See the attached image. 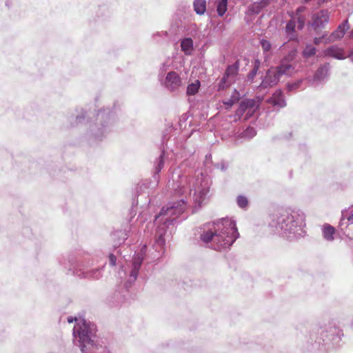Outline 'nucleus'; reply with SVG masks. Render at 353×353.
I'll return each instance as SVG.
<instances>
[{"mask_svg": "<svg viewBox=\"0 0 353 353\" xmlns=\"http://www.w3.org/2000/svg\"><path fill=\"white\" fill-rule=\"evenodd\" d=\"M157 233L158 238L156 240V243L160 246H163L165 244V239L163 238L164 226L163 228L159 227Z\"/></svg>", "mask_w": 353, "mask_h": 353, "instance_id": "28", "label": "nucleus"}, {"mask_svg": "<svg viewBox=\"0 0 353 353\" xmlns=\"http://www.w3.org/2000/svg\"><path fill=\"white\" fill-rule=\"evenodd\" d=\"M280 79V76L277 73L274 68L269 69L266 73L265 78L258 88L260 90L272 87L277 84Z\"/></svg>", "mask_w": 353, "mask_h": 353, "instance_id": "9", "label": "nucleus"}, {"mask_svg": "<svg viewBox=\"0 0 353 353\" xmlns=\"http://www.w3.org/2000/svg\"><path fill=\"white\" fill-rule=\"evenodd\" d=\"M256 134V130L252 127H248L243 132V137L245 138H252Z\"/></svg>", "mask_w": 353, "mask_h": 353, "instance_id": "32", "label": "nucleus"}, {"mask_svg": "<svg viewBox=\"0 0 353 353\" xmlns=\"http://www.w3.org/2000/svg\"><path fill=\"white\" fill-rule=\"evenodd\" d=\"M237 204L240 208H245L248 205V199L243 196H239L237 198Z\"/></svg>", "mask_w": 353, "mask_h": 353, "instance_id": "33", "label": "nucleus"}, {"mask_svg": "<svg viewBox=\"0 0 353 353\" xmlns=\"http://www.w3.org/2000/svg\"><path fill=\"white\" fill-rule=\"evenodd\" d=\"M181 47L182 51L187 55L191 54L193 50V41L190 38H185L181 41Z\"/></svg>", "mask_w": 353, "mask_h": 353, "instance_id": "19", "label": "nucleus"}, {"mask_svg": "<svg viewBox=\"0 0 353 353\" xmlns=\"http://www.w3.org/2000/svg\"><path fill=\"white\" fill-rule=\"evenodd\" d=\"M234 99H228V101H224L223 103L225 105H226L228 108H230L232 106V105L234 103Z\"/></svg>", "mask_w": 353, "mask_h": 353, "instance_id": "37", "label": "nucleus"}, {"mask_svg": "<svg viewBox=\"0 0 353 353\" xmlns=\"http://www.w3.org/2000/svg\"><path fill=\"white\" fill-rule=\"evenodd\" d=\"M303 82L302 79L298 80L292 83H288L287 85V88L288 91H295L298 88L301 87V85Z\"/></svg>", "mask_w": 353, "mask_h": 353, "instance_id": "31", "label": "nucleus"}, {"mask_svg": "<svg viewBox=\"0 0 353 353\" xmlns=\"http://www.w3.org/2000/svg\"><path fill=\"white\" fill-rule=\"evenodd\" d=\"M349 29L347 20H345L341 23L336 30L334 31L325 41V43L334 42L335 41L341 39L345 34L347 30Z\"/></svg>", "mask_w": 353, "mask_h": 353, "instance_id": "12", "label": "nucleus"}, {"mask_svg": "<svg viewBox=\"0 0 353 353\" xmlns=\"http://www.w3.org/2000/svg\"><path fill=\"white\" fill-rule=\"evenodd\" d=\"M175 192L179 194L189 192L190 196L193 192V200L196 204L201 205L209 192V179L203 174L198 175L195 179L188 180L187 176H182L176 183Z\"/></svg>", "mask_w": 353, "mask_h": 353, "instance_id": "3", "label": "nucleus"}, {"mask_svg": "<svg viewBox=\"0 0 353 353\" xmlns=\"http://www.w3.org/2000/svg\"><path fill=\"white\" fill-rule=\"evenodd\" d=\"M76 274L80 278L98 279L101 276V269L95 268L91 270L82 271L79 270L76 272Z\"/></svg>", "mask_w": 353, "mask_h": 353, "instance_id": "14", "label": "nucleus"}, {"mask_svg": "<svg viewBox=\"0 0 353 353\" xmlns=\"http://www.w3.org/2000/svg\"><path fill=\"white\" fill-rule=\"evenodd\" d=\"M185 201L183 199H181L178 203H170L165 208H163L158 216H156V220L159 219L162 221L163 225H169L173 223L175 218L172 216H179L182 214L185 209Z\"/></svg>", "mask_w": 353, "mask_h": 353, "instance_id": "5", "label": "nucleus"}, {"mask_svg": "<svg viewBox=\"0 0 353 353\" xmlns=\"http://www.w3.org/2000/svg\"><path fill=\"white\" fill-rule=\"evenodd\" d=\"M260 65H261L260 61L259 59H256L254 63L253 68L250 71V72L248 74V79L250 80L251 81H253L254 78L256 75V74L259 70Z\"/></svg>", "mask_w": 353, "mask_h": 353, "instance_id": "25", "label": "nucleus"}, {"mask_svg": "<svg viewBox=\"0 0 353 353\" xmlns=\"http://www.w3.org/2000/svg\"><path fill=\"white\" fill-rule=\"evenodd\" d=\"M351 37L353 38V30L351 32Z\"/></svg>", "mask_w": 353, "mask_h": 353, "instance_id": "38", "label": "nucleus"}, {"mask_svg": "<svg viewBox=\"0 0 353 353\" xmlns=\"http://www.w3.org/2000/svg\"><path fill=\"white\" fill-rule=\"evenodd\" d=\"M239 236L236 223L231 219H222L201 234V239L205 243H211V247L216 250L230 248Z\"/></svg>", "mask_w": 353, "mask_h": 353, "instance_id": "1", "label": "nucleus"}, {"mask_svg": "<svg viewBox=\"0 0 353 353\" xmlns=\"http://www.w3.org/2000/svg\"><path fill=\"white\" fill-rule=\"evenodd\" d=\"M286 32L288 33H292L295 28V21L294 20H290L286 24Z\"/></svg>", "mask_w": 353, "mask_h": 353, "instance_id": "34", "label": "nucleus"}, {"mask_svg": "<svg viewBox=\"0 0 353 353\" xmlns=\"http://www.w3.org/2000/svg\"><path fill=\"white\" fill-rule=\"evenodd\" d=\"M268 102L273 106L279 108L285 107L286 105L283 94L281 90H276L271 98L268 100Z\"/></svg>", "mask_w": 353, "mask_h": 353, "instance_id": "15", "label": "nucleus"}, {"mask_svg": "<svg viewBox=\"0 0 353 353\" xmlns=\"http://www.w3.org/2000/svg\"><path fill=\"white\" fill-rule=\"evenodd\" d=\"M74 321H77V325L73 329V336L74 338L79 337V347L82 353H87V350L94 346V343L92 339L96 332V327L94 324L87 322L84 319H73L72 317L68 318L69 323H72Z\"/></svg>", "mask_w": 353, "mask_h": 353, "instance_id": "4", "label": "nucleus"}, {"mask_svg": "<svg viewBox=\"0 0 353 353\" xmlns=\"http://www.w3.org/2000/svg\"><path fill=\"white\" fill-rule=\"evenodd\" d=\"M347 219L348 223H353V208L342 212L341 223Z\"/></svg>", "mask_w": 353, "mask_h": 353, "instance_id": "24", "label": "nucleus"}, {"mask_svg": "<svg viewBox=\"0 0 353 353\" xmlns=\"http://www.w3.org/2000/svg\"><path fill=\"white\" fill-rule=\"evenodd\" d=\"M329 70H330L329 64H325V65L320 67L317 70V71L314 77V81L323 80L325 78H326L328 76Z\"/></svg>", "mask_w": 353, "mask_h": 353, "instance_id": "18", "label": "nucleus"}, {"mask_svg": "<svg viewBox=\"0 0 353 353\" xmlns=\"http://www.w3.org/2000/svg\"><path fill=\"white\" fill-rule=\"evenodd\" d=\"M216 11L219 16H223L228 10V0H216Z\"/></svg>", "mask_w": 353, "mask_h": 353, "instance_id": "21", "label": "nucleus"}, {"mask_svg": "<svg viewBox=\"0 0 353 353\" xmlns=\"http://www.w3.org/2000/svg\"><path fill=\"white\" fill-rule=\"evenodd\" d=\"M269 5V0H259L252 3L249 7L248 12L250 14H258L261 11Z\"/></svg>", "mask_w": 353, "mask_h": 353, "instance_id": "16", "label": "nucleus"}, {"mask_svg": "<svg viewBox=\"0 0 353 353\" xmlns=\"http://www.w3.org/2000/svg\"><path fill=\"white\" fill-rule=\"evenodd\" d=\"M260 43H261L262 49L263 50V52L266 54L265 57H268V53L270 51V49L272 47L271 43H270V41H268L265 39H262L260 41Z\"/></svg>", "mask_w": 353, "mask_h": 353, "instance_id": "29", "label": "nucleus"}, {"mask_svg": "<svg viewBox=\"0 0 353 353\" xmlns=\"http://www.w3.org/2000/svg\"><path fill=\"white\" fill-rule=\"evenodd\" d=\"M324 57H330L339 60L345 59L347 56L343 48L338 46H332L323 51Z\"/></svg>", "mask_w": 353, "mask_h": 353, "instance_id": "13", "label": "nucleus"}, {"mask_svg": "<svg viewBox=\"0 0 353 353\" xmlns=\"http://www.w3.org/2000/svg\"><path fill=\"white\" fill-rule=\"evenodd\" d=\"M316 52V48L309 44L307 45L303 51V56L305 58L310 57L315 54Z\"/></svg>", "mask_w": 353, "mask_h": 353, "instance_id": "27", "label": "nucleus"}, {"mask_svg": "<svg viewBox=\"0 0 353 353\" xmlns=\"http://www.w3.org/2000/svg\"><path fill=\"white\" fill-rule=\"evenodd\" d=\"M274 68L280 77L282 75H291L294 71V67L286 62H282L280 65Z\"/></svg>", "mask_w": 353, "mask_h": 353, "instance_id": "17", "label": "nucleus"}, {"mask_svg": "<svg viewBox=\"0 0 353 353\" xmlns=\"http://www.w3.org/2000/svg\"><path fill=\"white\" fill-rule=\"evenodd\" d=\"M164 85L171 91L176 90L181 85V79L176 72H170L165 77Z\"/></svg>", "mask_w": 353, "mask_h": 353, "instance_id": "11", "label": "nucleus"}, {"mask_svg": "<svg viewBox=\"0 0 353 353\" xmlns=\"http://www.w3.org/2000/svg\"><path fill=\"white\" fill-rule=\"evenodd\" d=\"M321 2H325V0H321Z\"/></svg>", "mask_w": 353, "mask_h": 353, "instance_id": "39", "label": "nucleus"}, {"mask_svg": "<svg viewBox=\"0 0 353 353\" xmlns=\"http://www.w3.org/2000/svg\"><path fill=\"white\" fill-rule=\"evenodd\" d=\"M334 228L330 225H325L323 228V236L327 241H332L334 239L333 235L334 234Z\"/></svg>", "mask_w": 353, "mask_h": 353, "instance_id": "22", "label": "nucleus"}, {"mask_svg": "<svg viewBox=\"0 0 353 353\" xmlns=\"http://www.w3.org/2000/svg\"><path fill=\"white\" fill-rule=\"evenodd\" d=\"M260 100L255 99H245L239 105V108L236 110V115L241 118L243 114H245V119H248L252 117L259 108Z\"/></svg>", "mask_w": 353, "mask_h": 353, "instance_id": "6", "label": "nucleus"}, {"mask_svg": "<svg viewBox=\"0 0 353 353\" xmlns=\"http://www.w3.org/2000/svg\"><path fill=\"white\" fill-rule=\"evenodd\" d=\"M330 19V15L327 10H322L312 16V20L310 24L314 28H321L327 23Z\"/></svg>", "mask_w": 353, "mask_h": 353, "instance_id": "10", "label": "nucleus"}, {"mask_svg": "<svg viewBox=\"0 0 353 353\" xmlns=\"http://www.w3.org/2000/svg\"><path fill=\"white\" fill-rule=\"evenodd\" d=\"M303 213L289 209H281L272 214L270 225L281 234H295L304 221Z\"/></svg>", "mask_w": 353, "mask_h": 353, "instance_id": "2", "label": "nucleus"}, {"mask_svg": "<svg viewBox=\"0 0 353 353\" xmlns=\"http://www.w3.org/2000/svg\"><path fill=\"white\" fill-rule=\"evenodd\" d=\"M145 249L146 247L144 245L139 253L134 254L132 259V269L130 270L129 279L128 281V283H129L130 285H131L137 280L139 271L145 258Z\"/></svg>", "mask_w": 353, "mask_h": 353, "instance_id": "7", "label": "nucleus"}, {"mask_svg": "<svg viewBox=\"0 0 353 353\" xmlns=\"http://www.w3.org/2000/svg\"><path fill=\"white\" fill-rule=\"evenodd\" d=\"M200 82L199 80H196L194 83L190 84L187 88V94L188 95H194L195 94L199 88Z\"/></svg>", "mask_w": 353, "mask_h": 353, "instance_id": "26", "label": "nucleus"}, {"mask_svg": "<svg viewBox=\"0 0 353 353\" xmlns=\"http://www.w3.org/2000/svg\"><path fill=\"white\" fill-rule=\"evenodd\" d=\"M305 7H299L296 10V15H297V28L299 30L303 28L305 26V19L303 15H300L299 13L302 12L305 10Z\"/></svg>", "mask_w": 353, "mask_h": 353, "instance_id": "23", "label": "nucleus"}, {"mask_svg": "<svg viewBox=\"0 0 353 353\" xmlns=\"http://www.w3.org/2000/svg\"><path fill=\"white\" fill-rule=\"evenodd\" d=\"M239 72V66L237 63L229 65L225 72L223 77L219 83V90H223L225 88L230 86L236 80V77Z\"/></svg>", "mask_w": 353, "mask_h": 353, "instance_id": "8", "label": "nucleus"}, {"mask_svg": "<svg viewBox=\"0 0 353 353\" xmlns=\"http://www.w3.org/2000/svg\"><path fill=\"white\" fill-rule=\"evenodd\" d=\"M193 6L196 14H203L206 10V1L205 0H194Z\"/></svg>", "mask_w": 353, "mask_h": 353, "instance_id": "20", "label": "nucleus"}, {"mask_svg": "<svg viewBox=\"0 0 353 353\" xmlns=\"http://www.w3.org/2000/svg\"><path fill=\"white\" fill-rule=\"evenodd\" d=\"M163 154L164 152H163L160 157H159L158 160L157 161V165L155 166V172L159 173L161 169L163 168L164 162H163Z\"/></svg>", "mask_w": 353, "mask_h": 353, "instance_id": "30", "label": "nucleus"}, {"mask_svg": "<svg viewBox=\"0 0 353 353\" xmlns=\"http://www.w3.org/2000/svg\"><path fill=\"white\" fill-rule=\"evenodd\" d=\"M323 39H325V41L326 40V39L325 38V36H323L322 37H318V38L316 37L314 39V43L315 45H319L321 43Z\"/></svg>", "mask_w": 353, "mask_h": 353, "instance_id": "36", "label": "nucleus"}, {"mask_svg": "<svg viewBox=\"0 0 353 353\" xmlns=\"http://www.w3.org/2000/svg\"><path fill=\"white\" fill-rule=\"evenodd\" d=\"M109 260H110V263L111 265L114 266L116 265L117 259L114 254H110L109 255Z\"/></svg>", "mask_w": 353, "mask_h": 353, "instance_id": "35", "label": "nucleus"}]
</instances>
